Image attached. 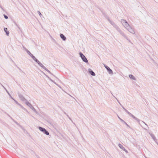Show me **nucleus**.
<instances>
[{
    "label": "nucleus",
    "mask_w": 158,
    "mask_h": 158,
    "mask_svg": "<svg viewBox=\"0 0 158 158\" xmlns=\"http://www.w3.org/2000/svg\"><path fill=\"white\" fill-rule=\"evenodd\" d=\"M117 31L120 33V34L122 36H123V37H124L128 41L131 43V40L129 39H128L127 37L126 36V35H125V34L124 33V32H123L122 31V30L120 29V28H119V29H118Z\"/></svg>",
    "instance_id": "obj_1"
},
{
    "label": "nucleus",
    "mask_w": 158,
    "mask_h": 158,
    "mask_svg": "<svg viewBox=\"0 0 158 158\" xmlns=\"http://www.w3.org/2000/svg\"><path fill=\"white\" fill-rule=\"evenodd\" d=\"M26 104L35 113L38 114V112L36 110V109L32 106V105L28 101H26L25 102Z\"/></svg>",
    "instance_id": "obj_2"
},
{
    "label": "nucleus",
    "mask_w": 158,
    "mask_h": 158,
    "mask_svg": "<svg viewBox=\"0 0 158 158\" xmlns=\"http://www.w3.org/2000/svg\"><path fill=\"white\" fill-rule=\"evenodd\" d=\"M121 22L124 27L126 29L128 27L130 26L127 22L124 19H121Z\"/></svg>",
    "instance_id": "obj_3"
},
{
    "label": "nucleus",
    "mask_w": 158,
    "mask_h": 158,
    "mask_svg": "<svg viewBox=\"0 0 158 158\" xmlns=\"http://www.w3.org/2000/svg\"><path fill=\"white\" fill-rule=\"evenodd\" d=\"M104 66L106 69L107 70L108 73L110 74H113V72L112 70L108 67V66L106 64H104Z\"/></svg>",
    "instance_id": "obj_4"
},
{
    "label": "nucleus",
    "mask_w": 158,
    "mask_h": 158,
    "mask_svg": "<svg viewBox=\"0 0 158 158\" xmlns=\"http://www.w3.org/2000/svg\"><path fill=\"white\" fill-rule=\"evenodd\" d=\"M126 29L131 33L133 34H135V31L134 29L130 26L127 28Z\"/></svg>",
    "instance_id": "obj_5"
},
{
    "label": "nucleus",
    "mask_w": 158,
    "mask_h": 158,
    "mask_svg": "<svg viewBox=\"0 0 158 158\" xmlns=\"http://www.w3.org/2000/svg\"><path fill=\"white\" fill-rule=\"evenodd\" d=\"M18 95L19 98L23 101H27V100L23 96V95L20 93H18Z\"/></svg>",
    "instance_id": "obj_6"
},
{
    "label": "nucleus",
    "mask_w": 158,
    "mask_h": 158,
    "mask_svg": "<svg viewBox=\"0 0 158 158\" xmlns=\"http://www.w3.org/2000/svg\"><path fill=\"white\" fill-rule=\"evenodd\" d=\"M0 84L2 86V87L7 92V93L8 94V95H9V96L10 97V98L12 99H14V98L11 96L10 94L9 93V92L7 90V89H6V88L0 82Z\"/></svg>",
    "instance_id": "obj_7"
},
{
    "label": "nucleus",
    "mask_w": 158,
    "mask_h": 158,
    "mask_svg": "<svg viewBox=\"0 0 158 158\" xmlns=\"http://www.w3.org/2000/svg\"><path fill=\"white\" fill-rule=\"evenodd\" d=\"M26 51L27 52L28 54L33 59H37L35 57L33 56L32 54L29 52L27 49H26Z\"/></svg>",
    "instance_id": "obj_8"
},
{
    "label": "nucleus",
    "mask_w": 158,
    "mask_h": 158,
    "mask_svg": "<svg viewBox=\"0 0 158 158\" xmlns=\"http://www.w3.org/2000/svg\"><path fill=\"white\" fill-rule=\"evenodd\" d=\"M88 72L91 75L93 76H95V73L91 69H88Z\"/></svg>",
    "instance_id": "obj_9"
},
{
    "label": "nucleus",
    "mask_w": 158,
    "mask_h": 158,
    "mask_svg": "<svg viewBox=\"0 0 158 158\" xmlns=\"http://www.w3.org/2000/svg\"><path fill=\"white\" fill-rule=\"evenodd\" d=\"M118 146L120 148L124 150L125 152H128L127 151L121 144L119 143L118 144Z\"/></svg>",
    "instance_id": "obj_10"
},
{
    "label": "nucleus",
    "mask_w": 158,
    "mask_h": 158,
    "mask_svg": "<svg viewBox=\"0 0 158 158\" xmlns=\"http://www.w3.org/2000/svg\"><path fill=\"white\" fill-rule=\"evenodd\" d=\"M79 55L82 59H87L82 53L80 52Z\"/></svg>",
    "instance_id": "obj_11"
},
{
    "label": "nucleus",
    "mask_w": 158,
    "mask_h": 158,
    "mask_svg": "<svg viewBox=\"0 0 158 158\" xmlns=\"http://www.w3.org/2000/svg\"><path fill=\"white\" fill-rule=\"evenodd\" d=\"M149 134L150 136L152 137V139L155 141L156 139V138L155 136L152 133L149 132Z\"/></svg>",
    "instance_id": "obj_12"
},
{
    "label": "nucleus",
    "mask_w": 158,
    "mask_h": 158,
    "mask_svg": "<svg viewBox=\"0 0 158 158\" xmlns=\"http://www.w3.org/2000/svg\"><path fill=\"white\" fill-rule=\"evenodd\" d=\"M60 37L64 41H65L66 40V37L62 34H60Z\"/></svg>",
    "instance_id": "obj_13"
},
{
    "label": "nucleus",
    "mask_w": 158,
    "mask_h": 158,
    "mask_svg": "<svg viewBox=\"0 0 158 158\" xmlns=\"http://www.w3.org/2000/svg\"><path fill=\"white\" fill-rule=\"evenodd\" d=\"M132 117L134 119L136 120L137 122L139 123V124H141V123H140V120L139 119L135 117L134 115H133Z\"/></svg>",
    "instance_id": "obj_14"
},
{
    "label": "nucleus",
    "mask_w": 158,
    "mask_h": 158,
    "mask_svg": "<svg viewBox=\"0 0 158 158\" xmlns=\"http://www.w3.org/2000/svg\"><path fill=\"white\" fill-rule=\"evenodd\" d=\"M129 78L131 79L135 80H136V78L132 74H130L129 75Z\"/></svg>",
    "instance_id": "obj_15"
},
{
    "label": "nucleus",
    "mask_w": 158,
    "mask_h": 158,
    "mask_svg": "<svg viewBox=\"0 0 158 158\" xmlns=\"http://www.w3.org/2000/svg\"><path fill=\"white\" fill-rule=\"evenodd\" d=\"M4 31L6 32V35H8L9 34V32L8 31L7 28H4Z\"/></svg>",
    "instance_id": "obj_16"
},
{
    "label": "nucleus",
    "mask_w": 158,
    "mask_h": 158,
    "mask_svg": "<svg viewBox=\"0 0 158 158\" xmlns=\"http://www.w3.org/2000/svg\"><path fill=\"white\" fill-rule=\"evenodd\" d=\"M7 114L9 117H10V118L12 119L15 122V123L18 125H19V126L20 127H22V126H20L19 124V123H18L17 122H16V121H15L13 119V118L11 117H10L9 114Z\"/></svg>",
    "instance_id": "obj_17"
},
{
    "label": "nucleus",
    "mask_w": 158,
    "mask_h": 158,
    "mask_svg": "<svg viewBox=\"0 0 158 158\" xmlns=\"http://www.w3.org/2000/svg\"><path fill=\"white\" fill-rule=\"evenodd\" d=\"M44 69L46 71H47L49 73H50V74H51V75H53V76H54V77H55V76L53 74H52L51 72L46 67Z\"/></svg>",
    "instance_id": "obj_18"
},
{
    "label": "nucleus",
    "mask_w": 158,
    "mask_h": 158,
    "mask_svg": "<svg viewBox=\"0 0 158 158\" xmlns=\"http://www.w3.org/2000/svg\"><path fill=\"white\" fill-rule=\"evenodd\" d=\"M38 64L44 69L45 68V67L41 62H40V63Z\"/></svg>",
    "instance_id": "obj_19"
},
{
    "label": "nucleus",
    "mask_w": 158,
    "mask_h": 158,
    "mask_svg": "<svg viewBox=\"0 0 158 158\" xmlns=\"http://www.w3.org/2000/svg\"><path fill=\"white\" fill-rule=\"evenodd\" d=\"M113 26L117 30V31L118 29L120 28L117 26L115 24H114V25Z\"/></svg>",
    "instance_id": "obj_20"
},
{
    "label": "nucleus",
    "mask_w": 158,
    "mask_h": 158,
    "mask_svg": "<svg viewBox=\"0 0 158 158\" xmlns=\"http://www.w3.org/2000/svg\"><path fill=\"white\" fill-rule=\"evenodd\" d=\"M43 133L48 135H49V132L48 131L46 130V129Z\"/></svg>",
    "instance_id": "obj_21"
},
{
    "label": "nucleus",
    "mask_w": 158,
    "mask_h": 158,
    "mask_svg": "<svg viewBox=\"0 0 158 158\" xmlns=\"http://www.w3.org/2000/svg\"><path fill=\"white\" fill-rule=\"evenodd\" d=\"M38 128L42 132L43 131V130H44V128L40 126Z\"/></svg>",
    "instance_id": "obj_22"
},
{
    "label": "nucleus",
    "mask_w": 158,
    "mask_h": 158,
    "mask_svg": "<svg viewBox=\"0 0 158 158\" xmlns=\"http://www.w3.org/2000/svg\"><path fill=\"white\" fill-rule=\"evenodd\" d=\"M108 20L109 21L110 23L111 24H112L113 26L114 25V24H115L114 22L110 20L109 19H108Z\"/></svg>",
    "instance_id": "obj_23"
},
{
    "label": "nucleus",
    "mask_w": 158,
    "mask_h": 158,
    "mask_svg": "<svg viewBox=\"0 0 158 158\" xmlns=\"http://www.w3.org/2000/svg\"><path fill=\"white\" fill-rule=\"evenodd\" d=\"M130 116H131V117L133 116V115L132 114H131V113L129 112L128 111L126 112Z\"/></svg>",
    "instance_id": "obj_24"
},
{
    "label": "nucleus",
    "mask_w": 158,
    "mask_h": 158,
    "mask_svg": "<svg viewBox=\"0 0 158 158\" xmlns=\"http://www.w3.org/2000/svg\"><path fill=\"white\" fill-rule=\"evenodd\" d=\"M38 64L40 62L39 60H34Z\"/></svg>",
    "instance_id": "obj_25"
},
{
    "label": "nucleus",
    "mask_w": 158,
    "mask_h": 158,
    "mask_svg": "<svg viewBox=\"0 0 158 158\" xmlns=\"http://www.w3.org/2000/svg\"><path fill=\"white\" fill-rule=\"evenodd\" d=\"M118 116V118H119V119L120 120V121L122 122L123 123V122H124V121L122 119H121V118H120Z\"/></svg>",
    "instance_id": "obj_26"
},
{
    "label": "nucleus",
    "mask_w": 158,
    "mask_h": 158,
    "mask_svg": "<svg viewBox=\"0 0 158 158\" xmlns=\"http://www.w3.org/2000/svg\"><path fill=\"white\" fill-rule=\"evenodd\" d=\"M37 13L39 14V15L41 17V16L42 15V14L40 12V11H37Z\"/></svg>",
    "instance_id": "obj_27"
},
{
    "label": "nucleus",
    "mask_w": 158,
    "mask_h": 158,
    "mask_svg": "<svg viewBox=\"0 0 158 158\" xmlns=\"http://www.w3.org/2000/svg\"><path fill=\"white\" fill-rule=\"evenodd\" d=\"M122 108L126 112H127L128 111L123 106H122Z\"/></svg>",
    "instance_id": "obj_28"
},
{
    "label": "nucleus",
    "mask_w": 158,
    "mask_h": 158,
    "mask_svg": "<svg viewBox=\"0 0 158 158\" xmlns=\"http://www.w3.org/2000/svg\"><path fill=\"white\" fill-rule=\"evenodd\" d=\"M85 63H88V60H82Z\"/></svg>",
    "instance_id": "obj_29"
},
{
    "label": "nucleus",
    "mask_w": 158,
    "mask_h": 158,
    "mask_svg": "<svg viewBox=\"0 0 158 158\" xmlns=\"http://www.w3.org/2000/svg\"><path fill=\"white\" fill-rule=\"evenodd\" d=\"M50 81H51L52 82L56 84V83L54 81H53L52 79L51 78H50L49 79Z\"/></svg>",
    "instance_id": "obj_30"
},
{
    "label": "nucleus",
    "mask_w": 158,
    "mask_h": 158,
    "mask_svg": "<svg viewBox=\"0 0 158 158\" xmlns=\"http://www.w3.org/2000/svg\"><path fill=\"white\" fill-rule=\"evenodd\" d=\"M13 100H14V101H15V102L16 103L18 104V105H19V103H18V102L17 101H16V100H15L14 98V99H13Z\"/></svg>",
    "instance_id": "obj_31"
},
{
    "label": "nucleus",
    "mask_w": 158,
    "mask_h": 158,
    "mask_svg": "<svg viewBox=\"0 0 158 158\" xmlns=\"http://www.w3.org/2000/svg\"><path fill=\"white\" fill-rule=\"evenodd\" d=\"M123 123L126 124L128 127H130L124 121V122H123Z\"/></svg>",
    "instance_id": "obj_32"
},
{
    "label": "nucleus",
    "mask_w": 158,
    "mask_h": 158,
    "mask_svg": "<svg viewBox=\"0 0 158 158\" xmlns=\"http://www.w3.org/2000/svg\"><path fill=\"white\" fill-rule=\"evenodd\" d=\"M3 15L5 19H7L8 18V17L7 15Z\"/></svg>",
    "instance_id": "obj_33"
},
{
    "label": "nucleus",
    "mask_w": 158,
    "mask_h": 158,
    "mask_svg": "<svg viewBox=\"0 0 158 158\" xmlns=\"http://www.w3.org/2000/svg\"><path fill=\"white\" fill-rule=\"evenodd\" d=\"M119 104H120V105L122 107V106H123L121 104V103L119 102L118 100H117Z\"/></svg>",
    "instance_id": "obj_34"
},
{
    "label": "nucleus",
    "mask_w": 158,
    "mask_h": 158,
    "mask_svg": "<svg viewBox=\"0 0 158 158\" xmlns=\"http://www.w3.org/2000/svg\"><path fill=\"white\" fill-rule=\"evenodd\" d=\"M23 109L24 110L26 111L27 113H29V112H28V111L26 110V109L25 108H23Z\"/></svg>",
    "instance_id": "obj_35"
},
{
    "label": "nucleus",
    "mask_w": 158,
    "mask_h": 158,
    "mask_svg": "<svg viewBox=\"0 0 158 158\" xmlns=\"http://www.w3.org/2000/svg\"><path fill=\"white\" fill-rule=\"evenodd\" d=\"M45 76L47 77H48V79H49L50 78V77L48 76L47 75H45Z\"/></svg>",
    "instance_id": "obj_36"
},
{
    "label": "nucleus",
    "mask_w": 158,
    "mask_h": 158,
    "mask_svg": "<svg viewBox=\"0 0 158 158\" xmlns=\"http://www.w3.org/2000/svg\"><path fill=\"white\" fill-rule=\"evenodd\" d=\"M0 7L2 9V10H3V8L2 7L1 5H0Z\"/></svg>",
    "instance_id": "obj_37"
},
{
    "label": "nucleus",
    "mask_w": 158,
    "mask_h": 158,
    "mask_svg": "<svg viewBox=\"0 0 158 158\" xmlns=\"http://www.w3.org/2000/svg\"><path fill=\"white\" fill-rule=\"evenodd\" d=\"M141 122L142 123H144L146 125H147V124L145 123L144 122H143V121H141Z\"/></svg>",
    "instance_id": "obj_38"
},
{
    "label": "nucleus",
    "mask_w": 158,
    "mask_h": 158,
    "mask_svg": "<svg viewBox=\"0 0 158 158\" xmlns=\"http://www.w3.org/2000/svg\"><path fill=\"white\" fill-rule=\"evenodd\" d=\"M45 129H46L44 128V130H43V131H42V132H43V133H44V131H45Z\"/></svg>",
    "instance_id": "obj_39"
},
{
    "label": "nucleus",
    "mask_w": 158,
    "mask_h": 158,
    "mask_svg": "<svg viewBox=\"0 0 158 158\" xmlns=\"http://www.w3.org/2000/svg\"><path fill=\"white\" fill-rule=\"evenodd\" d=\"M40 71H41V72H42V73L43 74H44L45 73H44V72H43V71H41V70H40Z\"/></svg>",
    "instance_id": "obj_40"
},
{
    "label": "nucleus",
    "mask_w": 158,
    "mask_h": 158,
    "mask_svg": "<svg viewBox=\"0 0 158 158\" xmlns=\"http://www.w3.org/2000/svg\"><path fill=\"white\" fill-rule=\"evenodd\" d=\"M18 68L21 71H22V70L19 68L18 67Z\"/></svg>",
    "instance_id": "obj_41"
},
{
    "label": "nucleus",
    "mask_w": 158,
    "mask_h": 158,
    "mask_svg": "<svg viewBox=\"0 0 158 158\" xmlns=\"http://www.w3.org/2000/svg\"><path fill=\"white\" fill-rule=\"evenodd\" d=\"M18 68L21 71H22V70L19 68L18 67Z\"/></svg>",
    "instance_id": "obj_42"
},
{
    "label": "nucleus",
    "mask_w": 158,
    "mask_h": 158,
    "mask_svg": "<svg viewBox=\"0 0 158 158\" xmlns=\"http://www.w3.org/2000/svg\"><path fill=\"white\" fill-rule=\"evenodd\" d=\"M144 129H145V130H148V129H146V128H144Z\"/></svg>",
    "instance_id": "obj_43"
},
{
    "label": "nucleus",
    "mask_w": 158,
    "mask_h": 158,
    "mask_svg": "<svg viewBox=\"0 0 158 158\" xmlns=\"http://www.w3.org/2000/svg\"><path fill=\"white\" fill-rule=\"evenodd\" d=\"M44 75H46V74L45 73H44Z\"/></svg>",
    "instance_id": "obj_44"
}]
</instances>
